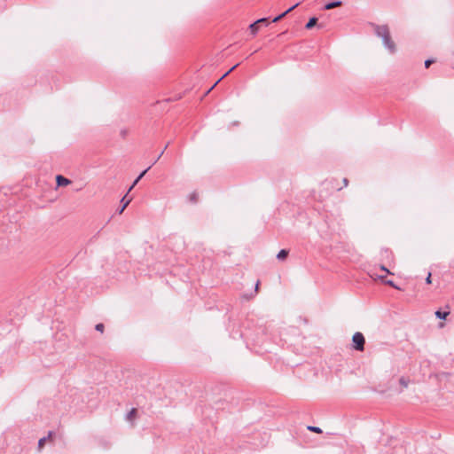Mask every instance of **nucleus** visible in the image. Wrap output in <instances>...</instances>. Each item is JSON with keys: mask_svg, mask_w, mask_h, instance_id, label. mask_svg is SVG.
<instances>
[{"mask_svg": "<svg viewBox=\"0 0 454 454\" xmlns=\"http://www.w3.org/2000/svg\"><path fill=\"white\" fill-rule=\"evenodd\" d=\"M374 32L377 36L380 37L384 46L389 51L390 53H395L396 51L395 44L392 41L389 29L386 25L374 26Z\"/></svg>", "mask_w": 454, "mask_h": 454, "instance_id": "f257e3e1", "label": "nucleus"}, {"mask_svg": "<svg viewBox=\"0 0 454 454\" xmlns=\"http://www.w3.org/2000/svg\"><path fill=\"white\" fill-rule=\"evenodd\" d=\"M353 348L357 351H363L364 349L365 339L363 333L356 332L352 337Z\"/></svg>", "mask_w": 454, "mask_h": 454, "instance_id": "f03ea898", "label": "nucleus"}, {"mask_svg": "<svg viewBox=\"0 0 454 454\" xmlns=\"http://www.w3.org/2000/svg\"><path fill=\"white\" fill-rule=\"evenodd\" d=\"M152 166H149L146 169H145L143 172L140 173V175L136 178V180L133 182L132 185L129 188L128 192H129L135 185L141 180V178L145 175V173L151 168Z\"/></svg>", "mask_w": 454, "mask_h": 454, "instance_id": "7ed1b4c3", "label": "nucleus"}, {"mask_svg": "<svg viewBox=\"0 0 454 454\" xmlns=\"http://www.w3.org/2000/svg\"><path fill=\"white\" fill-rule=\"evenodd\" d=\"M56 181H57V184L59 186H64V185H67L70 184V180H68L67 178H66L60 175L57 176Z\"/></svg>", "mask_w": 454, "mask_h": 454, "instance_id": "20e7f679", "label": "nucleus"}, {"mask_svg": "<svg viewBox=\"0 0 454 454\" xmlns=\"http://www.w3.org/2000/svg\"><path fill=\"white\" fill-rule=\"evenodd\" d=\"M239 66V64H236L235 66H233L230 70H228L224 74H223V76L221 78H219L215 82V84L207 91L206 94L209 93L215 87V85L221 81L223 80L225 76H227L232 70H234L237 67Z\"/></svg>", "mask_w": 454, "mask_h": 454, "instance_id": "39448f33", "label": "nucleus"}, {"mask_svg": "<svg viewBox=\"0 0 454 454\" xmlns=\"http://www.w3.org/2000/svg\"><path fill=\"white\" fill-rule=\"evenodd\" d=\"M341 4H342L341 1H334V2L326 4L324 8H325V10H331L333 8L340 6Z\"/></svg>", "mask_w": 454, "mask_h": 454, "instance_id": "423d86ee", "label": "nucleus"}, {"mask_svg": "<svg viewBox=\"0 0 454 454\" xmlns=\"http://www.w3.org/2000/svg\"><path fill=\"white\" fill-rule=\"evenodd\" d=\"M317 19L316 17H312L309 20V21L305 25V27L307 29H310L317 24Z\"/></svg>", "mask_w": 454, "mask_h": 454, "instance_id": "0eeeda50", "label": "nucleus"}, {"mask_svg": "<svg viewBox=\"0 0 454 454\" xmlns=\"http://www.w3.org/2000/svg\"><path fill=\"white\" fill-rule=\"evenodd\" d=\"M137 415V410L135 408L131 409L130 411L126 415V419L128 421H133Z\"/></svg>", "mask_w": 454, "mask_h": 454, "instance_id": "6e6552de", "label": "nucleus"}, {"mask_svg": "<svg viewBox=\"0 0 454 454\" xmlns=\"http://www.w3.org/2000/svg\"><path fill=\"white\" fill-rule=\"evenodd\" d=\"M288 255V251L286 249H281L277 254V258L280 261L285 260Z\"/></svg>", "mask_w": 454, "mask_h": 454, "instance_id": "1a4fd4ad", "label": "nucleus"}, {"mask_svg": "<svg viewBox=\"0 0 454 454\" xmlns=\"http://www.w3.org/2000/svg\"><path fill=\"white\" fill-rule=\"evenodd\" d=\"M449 315V312H442L440 310H437L435 312V316L440 319H445L447 316Z\"/></svg>", "mask_w": 454, "mask_h": 454, "instance_id": "9d476101", "label": "nucleus"}, {"mask_svg": "<svg viewBox=\"0 0 454 454\" xmlns=\"http://www.w3.org/2000/svg\"><path fill=\"white\" fill-rule=\"evenodd\" d=\"M399 383L400 385L403 387V388H406L409 385V380H407L406 378L404 377H402L400 378L399 380Z\"/></svg>", "mask_w": 454, "mask_h": 454, "instance_id": "9b49d317", "label": "nucleus"}, {"mask_svg": "<svg viewBox=\"0 0 454 454\" xmlns=\"http://www.w3.org/2000/svg\"><path fill=\"white\" fill-rule=\"evenodd\" d=\"M126 197L127 194L121 200V202L122 203V209H125L131 201V199L126 200Z\"/></svg>", "mask_w": 454, "mask_h": 454, "instance_id": "f8f14e48", "label": "nucleus"}, {"mask_svg": "<svg viewBox=\"0 0 454 454\" xmlns=\"http://www.w3.org/2000/svg\"><path fill=\"white\" fill-rule=\"evenodd\" d=\"M249 29L251 30V33L253 35H256L257 31H258V27H257V23H255V21L254 23H252L250 26H249Z\"/></svg>", "mask_w": 454, "mask_h": 454, "instance_id": "ddd939ff", "label": "nucleus"}, {"mask_svg": "<svg viewBox=\"0 0 454 454\" xmlns=\"http://www.w3.org/2000/svg\"><path fill=\"white\" fill-rule=\"evenodd\" d=\"M308 429H309V431H311V432H315V433H317V434L322 433L321 428H320V427H318L309 426V427H308Z\"/></svg>", "mask_w": 454, "mask_h": 454, "instance_id": "4468645a", "label": "nucleus"}, {"mask_svg": "<svg viewBox=\"0 0 454 454\" xmlns=\"http://www.w3.org/2000/svg\"><path fill=\"white\" fill-rule=\"evenodd\" d=\"M47 441V438L46 437H43L39 440L38 442V449L39 450H42L43 446L44 445L45 442Z\"/></svg>", "mask_w": 454, "mask_h": 454, "instance_id": "2eb2a0df", "label": "nucleus"}, {"mask_svg": "<svg viewBox=\"0 0 454 454\" xmlns=\"http://www.w3.org/2000/svg\"><path fill=\"white\" fill-rule=\"evenodd\" d=\"M95 329L98 331V332H100V333H103L104 332V329H105V326L102 323H99V324H97L96 326H95Z\"/></svg>", "mask_w": 454, "mask_h": 454, "instance_id": "dca6fc26", "label": "nucleus"}, {"mask_svg": "<svg viewBox=\"0 0 454 454\" xmlns=\"http://www.w3.org/2000/svg\"><path fill=\"white\" fill-rule=\"evenodd\" d=\"M299 4H300V3H297V4H295L294 5H293V6L289 7V9H287V10L286 11V14H287V13H289L290 12H292L293 10H294V9H295Z\"/></svg>", "mask_w": 454, "mask_h": 454, "instance_id": "f3484780", "label": "nucleus"}, {"mask_svg": "<svg viewBox=\"0 0 454 454\" xmlns=\"http://www.w3.org/2000/svg\"><path fill=\"white\" fill-rule=\"evenodd\" d=\"M385 284H387V285H388L390 286H393L394 288L398 289V287L394 284V282L392 280H386Z\"/></svg>", "mask_w": 454, "mask_h": 454, "instance_id": "a211bd4d", "label": "nucleus"}, {"mask_svg": "<svg viewBox=\"0 0 454 454\" xmlns=\"http://www.w3.org/2000/svg\"><path fill=\"white\" fill-rule=\"evenodd\" d=\"M268 20L266 18H262V19H259L255 21V23L260 24V23H267Z\"/></svg>", "mask_w": 454, "mask_h": 454, "instance_id": "6ab92c4d", "label": "nucleus"}, {"mask_svg": "<svg viewBox=\"0 0 454 454\" xmlns=\"http://www.w3.org/2000/svg\"><path fill=\"white\" fill-rule=\"evenodd\" d=\"M432 63H434V60H433V59H427V60L425 61V67H426L427 68H428Z\"/></svg>", "mask_w": 454, "mask_h": 454, "instance_id": "aec40b11", "label": "nucleus"}, {"mask_svg": "<svg viewBox=\"0 0 454 454\" xmlns=\"http://www.w3.org/2000/svg\"><path fill=\"white\" fill-rule=\"evenodd\" d=\"M431 273H428L427 277L426 278V283L431 284Z\"/></svg>", "mask_w": 454, "mask_h": 454, "instance_id": "412c9836", "label": "nucleus"}, {"mask_svg": "<svg viewBox=\"0 0 454 454\" xmlns=\"http://www.w3.org/2000/svg\"><path fill=\"white\" fill-rule=\"evenodd\" d=\"M380 270H383V271H385V272H386V273H387V274H392V273H391V272H390V271H389V270H388L385 266H381V267H380Z\"/></svg>", "mask_w": 454, "mask_h": 454, "instance_id": "4be33fe9", "label": "nucleus"}, {"mask_svg": "<svg viewBox=\"0 0 454 454\" xmlns=\"http://www.w3.org/2000/svg\"><path fill=\"white\" fill-rule=\"evenodd\" d=\"M280 20V17L277 16L272 20V22H278Z\"/></svg>", "mask_w": 454, "mask_h": 454, "instance_id": "5701e85b", "label": "nucleus"}, {"mask_svg": "<svg viewBox=\"0 0 454 454\" xmlns=\"http://www.w3.org/2000/svg\"><path fill=\"white\" fill-rule=\"evenodd\" d=\"M52 434H53V433H52L51 431H50V432L48 433L47 437H46V438H47V440H48V439H51V436H52Z\"/></svg>", "mask_w": 454, "mask_h": 454, "instance_id": "b1692460", "label": "nucleus"}, {"mask_svg": "<svg viewBox=\"0 0 454 454\" xmlns=\"http://www.w3.org/2000/svg\"><path fill=\"white\" fill-rule=\"evenodd\" d=\"M286 15V12H284L283 13L279 14L278 17H280V20L283 19Z\"/></svg>", "mask_w": 454, "mask_h": 454, "instance_id": "393cba45", "label": "nucleus"}, {"mask_svg": "<svg viewBox=\"0 0 454 454\" xmlns=\"http://www.w3.org/2000/svg\"><path fill=\"white\" fill-rule=\"evenodd\" d=\"M161 156L160 154H157V159L153 162V165L155 164Z\"/></svg>", "mask_w": 454, "mask_h": 454, "instance_id": "a878e982", "label": "nucleus"}, {"mask_svg": "<svg viewBox=\"0 0 454 454\" xmlns=\"http://www.w3.org/2000/svg\"><path fill=\"white\" fill-rule=\"evenodd\" d=\"M191 200H194V201L196 200V194H195V193H193V194L191 196Z\"/></svg>", "mask_w": 454, "mask_h": 454, "instance_id": "bb28decb", "label": "nucleus"}, {"mask_svg": "<svg viewBox=\"0 0 454 454\" xmlns=\"http://www.w3.org/2000/svg\"><path fill=\"white\" fill-rule=\"evenodd\" d=\"M348 179H347V178H344V179H343V184H344V185H345V186H347V185H348Z\"/></svg>", "mask_w": 454, "mask_h": 454, "instance_id": "cd10ccee", "label": "nucleus"}, {"mask_svg": "<svg viewBox=\"0 0 454 454\" xmlns=\"http://www.w3.org/2000/svg\"><path fill=\"white\" fill-rule=\"evenodd\" d=\"M167 147H168V145L165 146V148H164V149L161 151V153H160V156H162V155H163V153H164V152H165V150H166V148H167Z\"/></svg>", "mask_w": 454, "mask_h": 454, "instance_id": "c85d7f7f", "label": "nucleus"}, {"mask_svg": "<svg viewBox=\"0 0 454 454\" xmlns=\"http://www.w3.org/2000/svg\"><path fill=\"white\" fill-rule=\"evenodd\" d=\"M123 211H124V209H122V207H120L119 214H121Z\"/></svg>", "mask_w": 454, "mask_h": 454, "instance_id": "c756f323", "label": "nucleus"}, {"mask_svg": "<svg viewBox=\"0 0 454 454\" xmlns=\"http://www.w3.org/2000/svg\"><path fill=\"white\" fill-rule=\"evenodd\" d=\"M258 286H259V282H257L256 285H255V291L258 290Z\"/></svg>", "mask_w": 454, "mask_h": 454, "instance_id": "7c9ffc66", "label": "nucleus"}, {"mask_svg": "<svg viewBox=\"0 0 454 454\" xmlns=\"http://www.w3.org/2000/svg\"><path fill=\"white\" fill-rule=\"evenodd\" d=\"M377 278H380V279H383L384 278V276H381V275H378Z\"/></svg>", "mask_w": 454, "mask_h": 454, "instance_id": "2f4dec72", "label": "nucleus"}]
</instances>
